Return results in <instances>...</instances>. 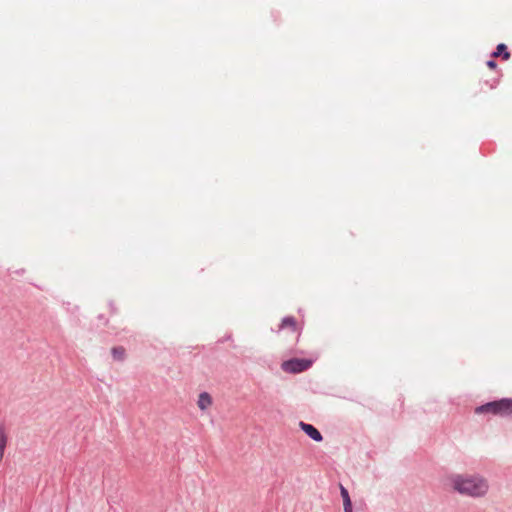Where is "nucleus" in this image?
I'll return each mask as SVG.
<instances>
[{
  "instance_id": "1",
  "label": "nucleus",
  "mask_w": 512,
  "mask_h": 512,
  "mask_svg": "<svg viewBox=\"0 0 512 512\" xmlns=\"http://www.w3.org/2000/svg\"><path fill=\"white\" fill-rule=\"evenodd\" d=\"M446 485L454 492L471 497H485L489 491L488 480L478 474H450L446 478Z\"/></svg>"
},
{
  "instance_id": "2",
  "label": "nucleus",
  "mask_w": 512,
  "mask_h": 512,
  "mask_svg": "<svg viewBox=\"0 0 512 512\" xmlns=\"http://www.w3.org/2000/svg\"><path fill=\"white\" fill-rule=\"evenodd\" d=\"M312 365V361L307 359H290L284 361L282 364V369L285 372L289 373H299L307 370Z\"/></svg>"
},
{
  "instance_id": "3",
  "label": "nucleus",
  "mask_w": 512,
  "mask_h": 512,
  "mask_svg": "<svg viewBox=\"0 0 512 512\" xmlns=\"http://www.w3.org/2000/svg\"><path fill=\"white\" fill-rule=\"evenodd\" d=\"M501 400L499 401H493L489 402L487 404H484L482 406H479L475 409V413L481 414V413H491L493 415H500L502 416V410H501Z\"/></svg>"
},
{
  "instance_id": "4",
  "label": "nucleus",
  "mask_w": 512,
  "mask_h": 512,
  "mask_svg": "<svg viewBox=\"0 0 512 512\" xmlns=\"http://www.w3.org/2000/svg\"><path fill=\"white\" fill-rule=\"evenodd\" d=\"M300 427L305 432V434L309 436L312 440L316 442L322 441L323 437L321 433L313 425L305 422H300Z\"/></svg>"
},
{
  "instance_id": "5",
  "label": "nucleus",
  "mask_w": 512,
  "mask_h": 512,
  "mask_svg": "<svg viewBox=\"0 0 512 512\" xmlns=\"http://www.w3.org/2000/svg\"><path fill=\"white\" fill-rule=\"evenodd\" d=\"M197 405L201 411H206L212 405V397L207 392L200 393Z\"/></svg>"
},
{
  "instance_id": "6",
  "label": "nucleus",
  "mask_w": 512,
  "mask_h": 512,
  "mask_svg": "<svg viewBox=\"0 0 512 512\" xmlns=\"http://www.w3.org/2000/svg\"><path fill=\"white\" fill-rule=\"evenodd\" d=\"M340 494L343 499L344 512H353L349 492L343 485H340Z\"/></svg>"
},
{
  "instance_id": "7",
  "label": "nucleus",
  "mask_w": 512,
  "mask_h": 512,
  "mask_svg": "<svg viewBox=\"0 0 512 512\" xmlns=\"http://www.w3.org/2000/svg\"><path fill=\"white\" fill-rule=\"evenodd\" d=\"M502 416H512V399H501Z\"/></svg>"
},
{
  "instance_id": "8",
  "label": "nucleus",
  "mask_w": 512,
  "mask_h": 512,
  "mask_svg": "<svg viewBox=\"0 0 512 512\" xmlns=\"http://www.w3.org/2000/svg\"><path fill=\"white\" fill-rule=\"evenodd\" d=\"M8 437L4 427H0V460L3 458L4 451L7 445Z\"/></svg>"
},
{
  "instance_id": "9",
  "label": "nucleus",
  "mask_w": 512,
  "mask_h": 512,
  "mask_svg": "<svg viewBox=\"0 0 512 512\" xmlns=\"http://www.w3.org/2000/svg\"><path fill=\"white\" fill-rule=\"evenodd\" d=\"M493 56H502L504 60H508L510 58V53L507 51L506 45L501 43L497 46L496 51L493 53Z\"/></svg>"
},
{
  "instance_id": "10",
  "label": "nucleus",
  "mask_w": 512,
  "mask_h": 512,
  "mask_svg": "<svg viewBox=\"0 0 512 512\" xmlns=\"http://www.w3.org/2000/svg\"><path fill=\"white\" fill-rule=\"evenodd\" d=\"M113 358L117 361H122L125 356V350L122 347H114L112 349Z\"/></svg>"
},
{
  "instance_id": "11",
  "label": "nucleus",
  "mask_w": 512,
  "mask_h": 512,
  "mask_svg": "<svg viewBox=\"0 0 512 512\" xmlns=\"http://www.w3.org/2000/svg\"><path fill=\"white\" fill-rule=\"evenodd\" d=\"M286 326H289L291 327L293 330L295 329V326H296V321L293 317H285L283 320H282V323H281V328H284Z\"/></svg>"
},
{
  "instance_id": "12",
  "label": "nucleus",
  "mask_w": 512,
  "mask_h": 512,
  "mask_svg": "<svg viewBox=\"0 0 512 512\" xmlns=\"http://www.w3.org/2000/svg\"><path fill=\"white\" fill-rule=\"evenodd\" d=\"M487 66H488L489 68H491V69H494V68L496 67V62H495V61H493V60H489V61L487 62Z\"/></svg>"
}]
</instances>
